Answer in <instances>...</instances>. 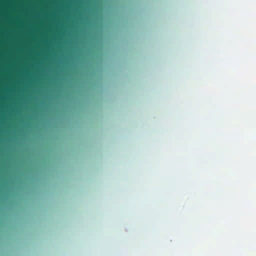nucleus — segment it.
I'll list each match as a JSON object with an SVG mask.
<instances>
[{"label": "nucleus", "mask_w": 256, "mask_h": 256, "mask_svg": "<svg viewBox=\"0 0 256 256\" xmlns=\"http://www.w3.org/2000/svg\"><path fill=\"white\" fill-rule=\"evenodd\" d=\"M18 12V0H17V12ZM18 30V16H17V30ZM18 52V48L17 47V52ZM18 57L17 56V60ZM18 84V78H17V84ZM17 93H18V86H17ZM17 110H18V94H17Z\"/></svg>", "instance_id": "1"}, {"label": "nucleus", "mask_w": 256, "mask_h": 256, "mask_svg": "<svg viewBox=\"0 0 256 256\" xmlns=\"http://www.w3.org/2000/svg\"><path fill=\"white\" fill-rule=\"evenodd\" d=\"M18 116V110H17V116ZM16 124H18V122H16Z\"/></svg>", "instance_id": "2"}, {"label": "nucleus", "mask_w": 256, "mask_h": 256, "mask_svg": "<svg viewBox=\"0 0 256 256\" xmlns=\"http://www.w3.org/2000/svg\"><path fill=\"white\" fill-rule=\"evenodd\" d=\"M16 184H18V180H16Z\"/></svg>", "instance_id": "3"}, {"label": "nucleus", "mask_w": 256, "mask_h": 256, "mask_svg": "<svg viewBox=\"0 0 256 256\" xmlns=\"http://www.w3.org/2000/svg\"><path fill=\"white\" fill-rule=\"evenodd\" d=\"M16 184H18V180H16Z\"/></svg>", "instance_id": "4"}, {"label": "nucleus", "mask_w": 256, "mask_h": 256, "mask_svg": "<svg viewBox=\"0 0 256 256\" xmlns=\"http://www.w3.org/2000/svg\"><path fill=\"white\" fill-rule=\"evenodd\" d=\"M16 184H18V180H16Z\"/></svg>", "instance_id": "5"}, {"label": "nucleus", "mask_w": 256, "mask_h": 256, "mask_svg": "<svg viewBox=\"0 0 256 256\" xmlns=\"http://www.w3.org/2000/svg\"><path fill=\"white\" fill-rule=\"evenodd\" d=\"M16 128H18V126H16Z\"/></svg>", "instance_id": "6"}]
</instances>
